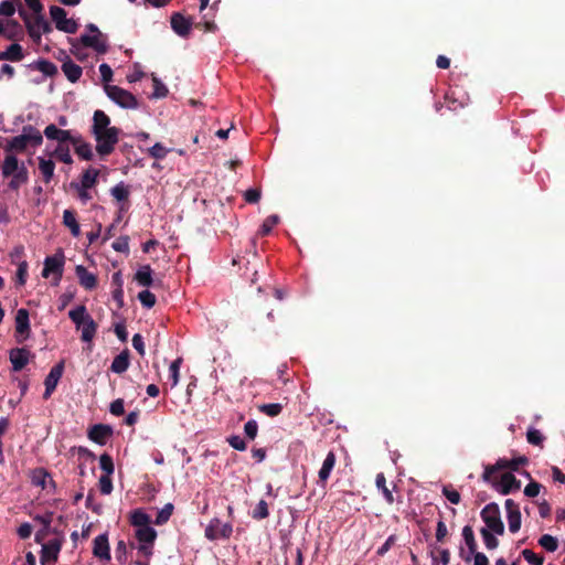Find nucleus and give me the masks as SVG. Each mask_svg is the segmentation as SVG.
Instances as JSON below:
<instances>
[{
    "label": "nucleus",
    "instance_id": "nucleus-1",
    "mask_svg": "<svg viewBox=\"0 0 565 565\" xmlns=\"http://www.w3.org/2000/svg\"><path fill=\"white\" fill-rule=\"evenodd\" d=\"M523 461H497L494 465L487 466L483 472V479L501 494H509L521 488V481L516 479L515 472L520 473L519 465Z\"/></svg>",
    "mask_w": 565,
    "mask_h": 565
},
{
    "label": "nucleus",
    "instance_id": "nucleus-2",
    "mask_svg": "<svg viewBox=\"0 0 565 565\" xmlns=\"http://www.w3.org/2000/svg\"><path fill=\"white\" fill-rule=\"evenodd\" d=\"M68 317L75 324L76 329L82 331L81 340L92 343L96 335L98 326L88 315L86 307L84 305L77 306L70 310Z\"/></svg>",
    "mask_w": 565,
    "mask_h": 565
},
{
    "label": "nucleus",
    "instance_id": "nucleus-3",
    "mask_svg": "<svg viewBox=\"0 0 565 565\" xmlns=\"http://www.w3.org/2000/svg\"><path fill=\"white\" fill-rule=\"evenodd\" d=\"M43 142V135L32 125L23 126L22 134L11 138L7 146V151L22 152L29 146L38 147Z\"/></svg>",
    "mask_w": 565,
    "mask_h": 565
},
{
    "label": "nucleus",
    "instance_id": "nucleus-4",
    "mask_svg": "<svg viewBox=\"0 0 565 565\" xmlns=\"http://www.w3.org/2000/svg\"><path fill=\"white\" fill-rule=\"evenodd\" d=\"M120 129L113 126L110 129L93 132L96 141V151L100 157H107L114 152L119 141Z\"/></svg>",
    "mask_w": 565,
    "mask_h": 565
},
{
    "label": "nucleus",
    "instance_id": "nucleus-5",
    "mask_svg": "<svg viewBox=\"0 0 565 565\" xmlns=\"http://www.w3.org/2000/svg\"><path fill=\"white\" fill-rule=\"evenodd\" d=\"M19 14L23 19L28 33L34 42H40L42 34H47L52 32V26L45 20L42 12L35 14L34 19H31L30 15L23 9L19 10Z\"/></svg>",
    "mask_w": 565,
    "mask_h": 565
},
{
    "label": "nucleus",
    "instance_id": "nucleus-6",
    "mask_svg": "<svg viewBox=\"0 0 565 565\" xmlns=\"http://www.w3.org/2000/svg\"><path fill=\"white\" fill-rule=\"evenodd\" d=\"M480 515L486 524L483 529H489V531H492L497 535L503 534L504 525L501 520L499 505L497 503L487 504L482 509Z\"/></svg>",
    "mask_w": 565,
    "mask_h": 565
},
{
    "label": "nucleus",
    "instance_id": "nucleus-7",
    "mask_svg": "<svg viewBox=\"0 0 565 565\" xmlns=\"http://www.w3.org/2000/svg\"><path fill=\"white\" fill-rule=\"evenodd\" d=\"M104 88L107 96L118 106L128 109L138 107V100L130 92L116 85H105Z\"/></svg>",
    "mask_w": 565,
    "mask_h": 565
},
{
    "label": "nucleus",
    "instance_id": "nucleus-8",
    "mask_svg": "<svg viewBox=\"0 0 565 565\" xmlns=\"http://www.w3.org/2000/svg\"><path fill=\"white\" fill-rule=\"evenodd\" d=\"M65 256L63 250L60 248L52 256H47L44 260V267L42 269V276L49 278L50 275H54L55 285L60 282L64 271Z\"/></svg>",
    "mask_w": 565,
    "mask_h": 565
},
{
    "label": "nucleus",
    "instance_id": "nucleus-9",
    "mask_svg": "<svg viewBox=\"0 0 565 565\" xmlns=\"http://www.w3.org/2000/svg\"><path fill=\"white\" fill-rule=\"evenodd\" d=\"M233 533V526L228 522H222L213 518L205 527V537L209 541L227 540Z\"/></svg>",
    "mask_w": 565,
    "mask_h": 565
},
{
    "label": "nucleus",
    "instance_id": "nucleus-10",
    "mask_svg": "<svg viewBox=\"0 0 565 565\" xmlns=\"http://www.w3.org/2000/svg\"><path fill=\"white\" fill-rule=\"evenodd\" d=\"M50 14H51V18L54 21L57 30L63 31L68 34L76 33V31L78 29V24L76 23L75 20L67 19V17H66L67 13L63 8L57 7V6H52L50 8Z\"/></svg>",
    "mask_w": 565,
    "mask_h": 565
},
{
    "label": "nucleus",
    "instance_id": "nucleus-11",
    "mask_svg": "<svg viewBox=\"0 0 565 565\" xmlns=\"http://www.w3.org/2000/svg\"><path fill=\"white\" fill-rule=\"evenodd\" d=\"M136 537L139 542L138 550L145 555L151 554V547L157 537V532L151 526H143L142 529H136Z\"/></svg>",
    "mask_w": 565,
    "mask_h": 565
},
{
    "label": "nucleus",
    "instance_id": "nucleus-12",
    "mask_svg": "<svg viewBox=\"0 0 565 565\" xmlns=\"http://www.w3.org/2000/svg\"><path fill=\"white\" fill-rule=\"evenodd\" d=\"M64 372V361L55 364L44 380L45 391L43 394L44 399H49L55 391Z\"/></svg>",
    "mask_w": 565,
    "mask_h": 565
},
{
    "label": "nucleus",
    "instance_id": "nucleus-13",
    "mask_svg": "<svg viewBox=\"0 0 565 565\" xmlns=\"http://www.w3.org/2000/svg\"><path fill=\"white\" fill-rule=\"evenodd\" d=\"M504 508L507 510V520L509 525V531L511 533H516L521 527V512L518 503H515L512 499H507L504 502Z\"/></svg>",
    "mask_w": 565,
    "mask_h": 565
},
{
    "label": "nucleus",
    "instance_id": "nucleus-14",
    "mask_svg": "<svg viewBox=\"0 0 565 565\" xmlns=\"http://www.w3.org/2000/svg\"><path fill=\"white\" fill-rule=\"evenodd\" d=\"M30 319L29 311L25 308H20L15 313V332L18 338V342L24 341L30 335Z\"/></svg>",
    "mask_w": 565,
    "mask_h": 565
},
{
    "label": "nucleus",
    "instance_id": "nucleus-15",
    "mask_svg": "<svg viewBox=\"0 0 565 565\" xmlns=\"http://www.w3.org/2000/svg\"><path fill=\"white\" fill-rule=\"evenodd\" d=\"M171 28L178 35L186 38L192 28V19L185 18L180 12H174L171 15Z\"/></svg>",
    "mask_w": 565,
    "mask_h": 565
},
{
    "label": "nucleus",
    "instance_id": "nucleus-16",
    "mask_svg": "<svg viewBox=\"0 0 565 565\" xmlns=\"http://www.w3.org/2000/svg\"><path fill=\"white\" fill-rule=\"evenodd\" d=\"M79 41L84 46L92 47L99 54H105L108 50L105 36L102 33L94 35L83 34Z\"/></svg>",
    "mask_w": 565,
    "mask_h": 565
},
{
    "label": "nucleus",
    "instance_id": "nucleus-17",
    "mask_svg": "<svg viewBox=\"0 0 565 565\" xmlns=\"http://www.w3.org/2000/svg\"><path fill=\"white\" fill-rule=\"evenodd\" d=\"M93 554L100 561L110 559V548L106 533L99 534L94 539Z\"/></svg>",
    "mask_w": 565,
    "mask_h": 565
},
{
    "label": "nucleus",
    "instance_id": "nucleus-18",
    "mask_svg": "<svg viewBox=\"0 0 565 565\" xmlns=\"http://www.w3.org/2000/svg\"><path fill=\"white\" fill-rule=\"evenodd\" d=\"M30 479L33 486L40 487L43 490H49L54 488V482L50 473L43 469L38 468L30 472Z\"/></svg>",
    "mask_w": 565,
    "mask_h": 565
},
{
    "label": "nucleus",
    "instance_id": "nucleus-19",
    "mask_svg": "<svg viewBox=\"0 0 565 565\" xmlns=\"http://www.w3.org/2000/svg\"><path fill=\"white\" fill-rule=\"evenodd\" d=\"M9 358L13 371L19 372L29 363L30 351L26 348H14L10 351Z\"/></svg>",
    "mask_w": 565,
    "mask_h": 565
},
{
    "label": "nucleus",
    "instance_id": "nucleus-20",
    "mask_svg": "<svg viewBox=\"0 0 565 565\" xmlns=\"http://www.w3.org/2000/svg\"><path fill=\"white\" fill-rule=\"evenodd\" d=\"M75 274L78 278L79 285L86 290H93L97 286V277L93 273H89L83 265H77Z\"/></svg>",
    "mask_w": 565,
    "mask_h": 565
},
{
    "label": "nucleus",
    "instance_id": "nucleus-21",
    "mask_svg": "<svg viewBox=\"0 0 565 565\" xmlns=\"http://www.w3.org/2000/svg\"><path fill=\"white\" fill-rule=\"evenodd\" d=\"M111 435V427L104 424L94 425L88 433V437L99 445H105Z\"/></svg>",
    "mask_w": 565,
    "mask_h": 565
},
{
    "label": "nucleus",
    "instance_id": "nucleus-22",
    "mask_svg": "<svg viewBox=\"0 0 565 565\" xmlns=\"http://www.w3.org/2000/svg\"><path fill=\"white\" fill-rule=\"evenodd\" d=\"M110 193L118 202H122L119 212H126L129 209V204L127 203L130 195L129 186L124 182H119L111 188Z\"/></svg>",
    "mask_w": 565,
    "mask_h": 565
},
{
    "label": "nucleus",
    "instance_id": "nucleus-23",
    "mask_svg": "<svg viewBox=\"0 0 565 565\" xmlns=\"http://www.w3.org/2000/svg\"><path fill=\"white\" fill-rule=\"evenodd\" d=\"M61 551V543L57 540H51L42 545V562H55Z\"/></svg>",
    "mask_w": 565,
    "mask_h": 565
},
{
    "label": "nucleus",
    "instance_id": "nucleus-24",
    "mask_svg": "<svg viewBox=\"0 0 565 565\" xmlns=\"http://www.w3.org/2000/svg\"><path fill=\"white\" fill-rule=\"evenodd\" d=\"M1 35L7 40H19L23 35V30L21 24L17 20H8L7 23L2 25Z\"/></svg>",
    "mask_w": 565,
    "mask_h": 565
},
{
    "label": "nucleus",
    "instance_id": "nucleus-25",
    "mask_svg": "<svg viewBox=\"0 0 565 565\" xmlns=\"http://www.w3.org/2000/svg\"><path fill=\"white\" fill-rule=\"evenodd\" d=\"M23 57V49L18 43H12L6 51L0 52V61L20 62Z\"/></svg>",
    "mask_w": 565,
    "mask_h": 565
},
{
    "label": "nucleus",
    "instance_id": "nucleus-26",
    "mask_svg": "<svg viewBox=\"0 0 565 565\" xmlns=\"http://www.w3.org/2000/svg\"><path fill=\"white\" fill-rule=\"evenodd\" d=\"M111 127L113 126H110V118L105 111L100 109L94 111L92 134L100 130H107Z\"/></svg>",
    "mask_w": 565,
    "mask_h": 565
},
{
    "label": "nucleus",
    "instance_id": "nucleus-27",
    "mask_svg": "<svg viewBox=\"0 0 565 565\" xmlns=\"http://www.w3.org/2000/svg\"><path fill=\"white\" fill-rule=\"evenodd\" d=\"M62 71L71 83H76L83 73L82 67L68 57L65 62H63Z\"/></svg>",
    "mask_w": 565,
    "mask_h": 565
},
{
    "label": "nucleus",
    "instance_id": "nucleus-28",
    "mask_svg": "<svg viewBox=\"0 0 565 565\" xmlns=\"http://www.w3.org/2000/svg\"><path fill=\"white\" fill-rule=\"evenodd\" d=\"M129 364V351L126 349L115 356V359L111 362L110 370L116 374H122L128 370Z\"/></svg>",
    "mask_w": 565,
    "mask_h": 565
},
{
    "label": "nucleus",
    "instance_id": "nucleus-29",
    "mask_svg": "<svg viewBox=\"0 0 565 565\" xmlns=\"http://www.w3.org/2000/svg\"><path fill=\"white\" fill-rule=\"evenodd\" d=\"M39 170L42 174L43 181L45 183H50L54 177L55 163L51 159H44L43 157H39Z\"/></svg>",
    "mask_w": 565,
    "mask_h": 565
},
{
    "label": "nucleus",
    "instance_id": "nucleus-30",
    "mask_svg": "<svg viewBox=\"0 0 565 565\" xmlns=\"http://www.w3.org/2000/svg\"><path fill=\"white\" fill-rule=\"evenodd\" d=\"M135 280L142 287H151L153 284L151 267L149 265L141 266L135 274Z\"/></svg>",
    "mask_w": 565,
    "mask_h": 565
},
{
    "label": "nucleus",
    "instance_id": "nucleus-31",
    "mask_svg": "<svg viewBox=\"0 0 565 565\" xmlns=\"http://www.w3.org/2000/svg\"><path fill=\"white\" fill-rule=\"evenodd\" d=\"M12 179L9 182L11 190H18L22 184L29 181V172L25 166L22 163L21 167L11 175Z\"/></svg>",
    "mask_w": 565,
    "mask_h": 565
},
{
    "label": "nucleus",
    "instance_id": "nucleus-32",
    "mask_svg": "<svg viewBox=\"0 0 565 565\" xmlns=\"http://www.w3.org/2000/svg\"><path fill=\"white\" fill-rule=\"evenodd\" d=\"M63 224L70 228L74 237L79 236L81 228L78 222L76 221V215L74 211L65 210L63 212Z\"/></svg>",
    "mask_w": 565,
    "mask_h": 565
},
{
    "label": "nucleus",
    "instance_id": "nucleus-33",
    "mask_svg": "<svg viewBox=\"0 0 565 565\" xmlns=\"http://www.w3.org/2000/svg\"><path fill=\"white\" fill-rule=\"evenodd\" d=\"M33 68L42 72L45 76L53 77L57 74L56 65L44 58H40L31 65Z\"/></svg>",
    "mask_w": 565,
    "mask_h": 565
},
{
    "label": "nucleus",
    "instance_id": "nucleus-34",
    "mask_svg": "<svg viewBox=\"0 0 565 565\" xmlns=\"http://www.w3.org/2000/svg\"><path fill=\"white\" fill-rule=\"evenodd\" d=\"M20 167L18 158L13 154H8L2 164V175L4 178L11 177Z\"/></svg>",
    "mask_w": 565,
    "mask_h": 565
},
{
    "label": "nucleus",
    "instance_id": "nucleus-35",
    "mask_svg": "<svg viewBox=\"0 0 565 565\" xmlns=\"http://www.w3.org/2000/svg\"><path fill=\"white\" fill-rule=\"evenodd\" d=\"M462 537L468 550L466 554H475V552H477V542L475 539L473 530L470 525L463 526Z\"/></svg>",
    "mask_w": 565,
    "mask_h": 565
},
{
    "label": "nucleus",
    "instance_id": "nucleus-36",
    "mask_svg": "<svg viewBox=\"0 0 565 565\" xmlns=\"http://www.w3.org/2000/svg\"><path fill=\"white\" fill-rule=\"evenodd\" d=\"M375 484L376 488L382 492L386 502L392 504L394 502V497L392 491L386 486V479L384 473L380 472L376 475Z\"/></svg>",
    "mask_w": 565,
    "mask_h": 565
},
{
    "label": "nucleus",
    "instance_id": "nucleus-37",
    "mask_svg": "<svg viewBox=\"0 0 565 565\" xmlns=\"http://www.w3.org/2000/svg\"><path fill=\"white\" fill-rule=\"evenodd\" d=\"M98 174V170L92 168L87 169L82 174L81 184L78 185L88 189L93 188L97 182Z\"/></svg>",
    "mask_w": 565,
    "mask_h": 565
},
{
    "label": "nucleus",
    "instance_id": "nucleus-38",
    "mask_svg": "<svg viewBox=\"0 0 565 565\" xmlns=\"http://www.w3.org/2000/svg\"><path fill=\"white\" fill-rule=\"evenodd\" d=\"M130 522L136 529H142L149 525V516L141 510H136L131 513Z\"/></svg>",
    "mask_w": 565,
    "mask_h": 565
},
{
    "label": "nucleus",
    "instance_id": "nucleus-39",
    "mask_svg": "<svg viewBox=\"0 0 565 565\" xmlns=\"http://www.w3.org/2000/svg\"><path fill=\"white\" fill-rule=\"evenodd\" d=\"M73 146L75 148V152L78 154L79 158L84 160L93 159V150L90 143L82 141V138L79 137V142H76V145Z\"/></svg>",
    "mask_w": 565,
    "mask_h": 565
},
{
    "label": "nucleus",
    "instance_id": "nucleus-40",
    "mask_svg": "<svg viewBox=\"0 0 565 565\" xmlns=\"http://www.w3.org/2000/svg\"><path fill=\"white\" fill-rule=\"evenodd\" d=\"M278 223H279V216H278V215L273 214V215L267 216V217L264 220V222H263V224H262V226H260V228H259V231H258V234H259L260 236H266V235H268V234L271 232V230H273V228H274Z\"/></svg>",
    "mask_w": 565,
    "mask_h": 565
},
{
    "label": "nucleus",
    "instance_id": "nucleus-41",
    "mask_svg": "<svg viewBox=\"0 0 565 565\" xmlns=\"http://www.w3.org/2000/svg\"><path fill=\"white\" fill-rule=\"evenodd\" d=\"M460 554L466 562H470L472 559V565H489L488 557L481 552H475V554H466L465 550L461 548Z\"/></svg>",
    "mask_w": 565,
    "mask_h": 565
},
{
    "label": "nucleus",
    "instance_id": "nucleus-42",
    "mask_svg": "<svg viewBox=\"0 0 565 565\" xmlns=\"http://www.w3.org/2000/svg\"><path fill=\"white\" fill-rule=\"evenodd\" d=\"M282 405L280 403L262 404L258 406V411L269 417H276L282 412Z\"/></svg>",
    "mask_w": 565,
    "mask_h": 565
},
{
    "label": "nucleus",
    "instance_id": "nucleus-43",
    "mask_svg": "<svg viewBox=\"0 0 565 565\" xmlns=\"http://www.w3.org/2000/svg\"><path fill=\"white\" fill-rule=\"evenodd\" d=\"M60 134H57L56 141L57 146H65V145H76V142H79V136L75 137L71 134L70 130H58Z\"/></svg>",
    "mask_w": 565,
    "mask_h": 565
},
{
    "label": "nucleus",
    "instance_id": "nucleus-44",
    "mask_svg": "<svg viewBox=\"0 0 565 565\" xmlns=\"http://www.w3.org/2000/svg\"><path fill=\"white\" fill-rule=\"evenodd\" d=\"M52 156L56 157L60 161L71 164L73 163V159L70 152L68 145L65 146H57L55 150L53 151Z\"/></svg>",
    "mask_w": 565,
    "mask_h": 565
},
{
    "label": "nucleus",
    "instance_id": "nucleus-45",
    "mask_svg": "<svg viewBox=\"0 0 565 565\" xmlns=\"http://www.w3.org/2000/svg\"><path fill=\"white\" fill-rule=\"evenodd\" d=\"M539 544L547 552H555L558 548V541L556 537L544 534L540 537Z\"/></svg>",
    "mask_w": 565,
    "mask_h": 565
},
{
    "label": "nucleus",
    "instance_id": "nucleus-46",
    "mask_svg": "<svg viewBox=\"0 0 565 565\" xmlns=\"http://www.w3.org/2000/svg\"><path fill=\"white\" fill-rule=\"evenodd\" d=\"M480 533L488 550H494L498 547L499 542L495 537L497 534H494L492 531H489V529H481Z\"/></svg>",
    "mask_w": 565,
    "mask_h": 565
},
{
    "label": "nucleus",
    "instance_id": "nucleus-47",
    "mask_svg": "<svg viewBox=\"0 0 565 565\" xmlns=\"http://www.w3.org/2000/svg\"><path fill=\"white\" fill-rule=\"evenodd\" d=\"M169 151L170 149H167L161 142H157L148 149V154L153 159L162 160Z\"/></svg>",
    "mask_w": 565,
    "mask_h": 565
},
{
    "label": "nucleus",
    "instance_id": "nucleus-48",
    "mask_svg": "<svg viewBox=\"0 0 565 565\" xmlns=\"http://www.w3.org/2000/svg\"><path fill=\"white\" fill-rule=\"evenodd\" d=\"M172 512H173V504L167 503L160 511H158L154 523L157 525L164 524L172 515Z\"/></svg>",
    "mask_w": 565,
    "mask_h": 565
},
{
    "label": "nucleus",
    "instance_id": "nucleus-49",
    "mask_svg": "<svg viewBox=\"0 0 565 565\" xmlns=\"http://www.w3.org/2000/svg\"><path fill=\"white\" fill-rule=\"evenodd\" d=\"M269 515L268 505L265 500H260L252 512V518L263 520Z\"/></svg>",
    "mask_w": 565,
    "mask_h": 565
},
{
    "label": "nucleus",
    "instance_id": "nucleus-50",
    "mask_svg": "<svg viewBox=\"0 0 565 565\" xmlns=\"http://www.w3.org/2000/svg\"><path fill=\"white\" fill-rule=\"evenodd\" d=\"M527 443L534 446H542L545 440L544 435L535 428H530L526 433Z\"/></svg>",
    "mask_w": 565,
    "mask_h": 565
},
{
    "label": "nucleus",
    "instance_id": "nucleus-51",
    "mask_svg": "<svg viewBox=\"0 0 565 565\" xmlns=\"http://www.w3.org/2000/svg\"><path fill=\"white\" fill-rule=\"evenodd\" d=\"M138 299L141 302V305L148 309L152 308L156 305V296L151 291L142 290L138 295Z\"/></svg>",
    "mask_w": 565,
    "mask_h": 565
},
{
    "label": "nucleus",
    "instance_id": "nucleus-52",
    "mask_svg": "<svg viewBox=\"0 0 565 565\" xmlns=\"http://www.w3.org/2000/svg\"><path fill=\"white\" fill-rule=\"evenodd\" d=\"M152 82H153V97L156 98H163L168 95L169 90L166 87L164 84L154 75H152Z\"/></svg>",
    "mask_w": 565,
    "mask_h": 565
},
{
    "label": "nucleus",
    "instance_id": "nucleus-53",
    "mask_svg": "<svg viewBox=\"0 0 565 565\" xmlns=\"http://www.w3.org/2000/svg\"><path fill=\"white\" fill-rule=\"evenodd\" d=\"M182 364V359L178 358L175 359L169 367L170 372V379L172 381V387L175 386L179 383V375H180V367Z\"/></svg>",
    "mask_w": 565,
    "mask_h": 565
},
{
    "label": "nucleus",
    "instance_id": "nucleus-54",
    "mask_svg": "<svg viewBox=\"0 0 565 565\" xmlns=\"http://www.w3.org/2000/svg\"><path fill=\"white\" fill-rule=\"evenodd\" d=\"M111 247L119 253L128 254L129 253V237L128 236H119L113 244Z\"/></svg>",
    "mask_w": 565,
    "mask_h": 565
},
{
    "label": "nucleus",
    "instance_id": "nucleus-55",
    "mask_svg": "<svg viewBox=\"0 0 565 565\" xmlns=\"http://www.w3.org/2000/svg\"><path fill=\"white\" fill-rule=\"evenodd\" d=\"M522 555L526 562H529L532 565H543L544 558L542 556H539L531 550H523Z\"/></svg>",
    "mask_w": 565,
    "mask_h": 565
},
{
    "label": "nucleus",
    "instance_id": "nucleus-56",
    "mask_svg": "<svg viewBox=\"0 0 565 565\" xmlns=\"http://www.w3.org/2000/svg\"><path fill=\"white\" fill-rule=\"evenodd\" d=\"M333 467H334V461H323V465H322L321 469L319 470L320 482L324 483L328 480Z\"/></svg>",
    "mask_w": 565,
    "mask_h": 565
},
{
    "label": "nucleus",
    "instance_id": "nucleus-57",
    "mask_svg": "<svg viewBox=\"0 0 565 565\" xmlns=\"http://www.w3.org/2000/svg\"><path fill=\"white\" fill-rule=\"evenodd\" d=\"M443 494L447 498L449 502L452 504H458L460 502V494L457 490L445 486L443 488Z\"/></svg>",
    "mask_w": 565,
    "mask_h": 565
},
{
    "label": "nucleus",
    "instance_id": "nucleus-58",
    "mask_svg": "<svg viewBox=\"0 0 565 565\" xmlns=\"http://www.w3.org/2000/svg\"><path fill=\"white\" fill-rule=\"evenodd\" d=\"M109 412L114 416H121L125 413L124 399L117 398L110 403Z\"/></svg>",
    "mask_w": 565,
    "mask_h": 565
},
{
    "label": "nucleus",
    "instance_id": "nucleus-59",
    "mask_svg": "<svg viewBox=\"0 0 565 565\" xmlns=\"http://www.w3.org/2000/svg\"><path fill=\"white\" fill-rule=\"evenodd\" d=\"M246 437L254 439L257 436L258 425L254 419L248 420L244 426Z\"/></svg>",
    "mask_w": 565,
    "mask_h": 565
},
{
    "label": "nucleus",
    "instance_id": "nucleus-60",
    "mask_svg": "<svg viewBox=\"0 0 565 565\" xmlns=\"http://www.w3.org/2000/svg\"><path fill=\"white\" fill-rule=\"evenodd\" d=\"M99 490L103 494H110L113 491L111 479L108 476H100Z\"/></svg>",
    "mask_w": 565,
    "mask_h": 565
},
{
    "label": "nucleus",
    "instance_id": "nucleus-61",
    "mask_svg": "<svg viewBox=\"0 0 565 565\" xmlns=\"http://www.w3.org/2000/svg\"><path fill=\"white\" fill-rule=\"evenodd\" d=\"M262 192L259 189H248L244 193V199L247 203L254 204L260 200Z\"/></svg>",
    "mask_w": 565,
    "mask_h": 565
},
{
    "label": "nucleus",
    "instance_id": "nucleus-62",
    "mask_svg": "<svg viewBox=\"0 0 565 565\" xmlns=\"http://www.w3.org/2000/svg\"><path fill=\"white\" fill-rule=\"evenodd\" d=\"M14 1H2L0 2V15L11 17L15 12Z\"/></svg>",
    "mask_w": 565,
    "mask_h": 565
},
{
    "label": "nucleus",
    "instance_id": "nucleus-63",
    "mask_svg": "<svg viewBox=\"0 0 565 565\" xmlns=\"http://www.w3.org/2000/svg\"><path fill=\"white\" fill-rule=\"evenodd\" d=\"M99 73H100V76H102V81L104 83H106V85H108V83L113 79V70L111 67L106 64V63H103L99 65Z\"/></svg>",
    "mask_w": 565,
    "mask_h": 565
},
{
    "label": "nucleus",
    "instance_id": "nucleus-64",
    "mask_svg": "<svg viewBox=\"0 0 565 565\" xmlns=\"http://www.w3.org/2000/svg\"><path fill=\"white\" fill-rule=\"evenodd\" d=\"M396 542V536L395 535H390L386 541L384 542V544L379 547L377 550V555L379 556H384L388 551L390 548L395 544Z\"/></svg>",
    "mask_w": 565,
    "mask_h": 565
}]
</instances>
